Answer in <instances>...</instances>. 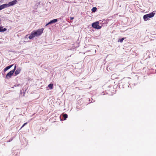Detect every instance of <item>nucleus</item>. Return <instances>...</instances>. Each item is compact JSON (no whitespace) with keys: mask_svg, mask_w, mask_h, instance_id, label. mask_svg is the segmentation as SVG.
Wrapping results in <instances>:
<instances>
[{"mask_svg":"<svg viewBox=\"0 0 156 156\" xmlns=\"http://www.w3.org/2000/svg\"><path fill=\"white\" fill-rule=\"evenodd\" d=\"M27 122H26L25 123H24L23 125L21 127V128L20 129H21V128H23V127L26 125L27 124Z\"/></svg>","mask_w":156,"mask_h":156,"instance_id":"15","label":"nucleus"},{"mask_svg":"<svg viewBox=\"0 0 156 156\" xmlns=\"http://www.w3.org/2000/svg\"><path fill=\"white\" fill-rule=\"evenodd\" d=\"M21 70V69L20 68H17L15 72V75H17V74H19Z\"/></svg>","mask_w":156,"mask_h":156,"instance_id":"7","label":"nucleus"},{"mask_svg":"<svg viewBox=\"0 0 156 156\" xmlns=\"http://www.w3.org/2000/svg\"><path fill=\"white\" fill-rule=\"evenodd\" d=\"M17 1L16 0H14L12 2H9L8 4H5L7 8L9 6H12L16 4L17 3Z\"/></svg>","mask_w":156,"mask_h":156,"instance_id":"4","label":"nucleus"},{"mask_svg":"<svg viewBox=\"0 0 156 156\" xmlns=\"http://www.w3.org/2000/svg\"><path fill=\"white\" fill-rule=\"evenodd\" d=\"M44 29L42 28L40 29H38L36 30L33 31L30 34L28 37V38L31 39L35 37H38L43 33Z\"/></svg>","mask_w":156,"mask_h":156,"instance_id":"1","label":"nucleus"},{"mask_svg":"<svg viewBox=\"0 0 156 156\" xmlns=\"http://www.w3.org/2000/svg\"><path fill=\"white\" fill-rule=\"evenodd\" d=\"M124 39V38H122L121 39H119L118 40V41H119L121 43L122 42L123 40Z\"/></svg>","mask_w":156,"mask_h":156,"instance_id":"14","label":"nucleus"},{"mask_svg":"<svg viewBox=\"0 0 156 156\" xmlns=\"http://www.w3.org/2000/svg\"><path fill=\"white\" fill-rule=\"evenodd\" d=\"M97 9V8L96 7H94L91 10L92 12H94L96 11Z\"/></svg>","mask_w":156,"mask_h":156,"instance_id":"13","label":"nucleus"},{"mask_svg":"<svg viewBox=\"0 0 156 156\" xmlns=\"http://www.w3.org/2000/svg\"><path fill=\"white\" fill-rule=\"evenodd\" d=\"M57 21V19H54L50 21V22H49L48 23H47V24H46V26H47L49 24L56 23Z\"/></svg>","mask_w":156,"mask_h":156,"instance_id":"6","label":"nucleus"},{"mask_svg":"<svg viewBox=\"0 0 156 156\" xmlns=\"http://www.w3.org/2000/svg\"><path fill=\"white\" fill-rule=\"evenodd\" d=\"M53 84L52 83H51L49 84L48 86V87L50 89H52L53 88Z\"/></svg>","mask_w":156,"mask_h":156,"instance_id":"11","label":"nucleus"},{"mask_svg":"<svg viewBox=\"0 0 156 156\" xmlns=\"http://www.w3.org/2000/svg\"><path fill=\"white\" fill-rule=\"evenodd\" d=\"M6 30L5 28H3L2 27H0V32H4Z\"/></svg>","mask_w":156,"mask_h":156,"instance_id":"10","label":"nucleus"},{"mask_svg":"<svg viewBox=\"0 0 156 156\" xmlns=\"http://www.w3.org/2000/svg\"><path fill=\"white\" fill-rule=\"evenodd\" d=\"M16 66L15 65V67H14V69L13 70H12V71H13L14 72L15 70H16Z\"/></svg>","mask_w":156,"mask_h":156,"instance_id":"17","label":"nucleus"},{"mask_svg":"<svg viewBox=\"0 0 156 156\" xmlns=\"http://www.w3.org/2000/svg\"><path fill=\"white\" fill-rule=\"evenodd\" d=\"M63 116L64 120H66L68 117V115L66 114H64Z\"/></svg>","mask_w":156,"mask_h":156,"instance_id":"12","label":"nucleus"},{"mask_svg":"<svg viewBox=\"0 0 156 156\" xmlns=\"http://www.w3.org/2000/svg\"><path fill=\"white\" fill-rule=\"evenodd\" d=\"M70 18L71 20H73V19H74V18L73 17H70Z\"/></svg>","mask_w":156,"mask_h":156,"instance_id":"18","label":"nucleus"},{"mask_svg":"<svg viewBox=\"0 0 156 156\" xmlns=\"http://www.w3.org/2000/svg\"><path fill=\"white\" fill-rule=\"evenodd\" d=\"M99 23L98 22L94 23L92 25V27L96 29H100L101 28V26L99 25Z\"/></svg>","mask_w":156,"mask_h":156,"instance_id":"3","label":"nucleus"},{"mask_svg":"<svg viewBox=\"0 0 156 156\" xmlns=\"http://www.w3.org/2000/svg\"><path fill=\"white\" fill-rule=\"evenodd\" d=\"M1 43V42L0 41V43Z\"/></svg>","mask_w":156,"mask_h":156,"instance_id":"19","label":"nucleus"},{"mask_svg":"<svg viewBox=\"0 0 156 156\" xmlns=\"http://www.w3.org/2000/svg\"><path fill=\"white\" fill-rule=\"evenodd\" d=\"M13 65V64H12V65H10L9 66L6 67V68H5L4 69V72L6 71L7 70H8V69H9L10 68L12 67Z\"/></svg>","mask_w":156,"mask_h":156,"instance_id":"9","label":"nucleus"},{"mask_svg":"<svg viewBox=\"0 0 156 156\" xmlns=\"http://www.w3.org/2000/svg\"><path fill=\"white\" fill-rule=\"evenodd\" d=\"M155 13L153 12L151 13H150L147 14L143 16V18L145 21H147L150 20L148 18H151L153 17L155 14Z\"/></svg>","mask_w":156,"mask_h":156,"instance_id":"2","label":"nucleus"},{"mask_svg":"<svg viewBox=\"0 0 156 156\" xmlns=\"http://www.w3.org/2000/svg\"><path fill=\"white\" fill-rule=\"evenodd\" d=\"M14 72L13 71L11 70L8 73L6 76V78L8 79L11 78L12 76L13 73Z\"/></svg>","mask_w":156,"mask_h":156,"instance_id":"5","label":"nucleus"},{"mask_svg":"<svg viewBox=\"0 0 156 156\" xmlns=\"http://www.w3.org/2000/svg\"><path fill=\"white\" fill-rule=\"evenodd\" d=\"M13 140V138H11V139L8 141H7V142H9L11 141H12Z\"/></svg>","mask_w":156,"mask_h":156,"instance_id":"16","label":"nucleus"},{"mask_svg":"<svg viewBox=\"0 0 156 156\" xmlns=\"http://www.w3.org/2000/svg\"><path fill=\"white\" fill-rule=\"evenodd\" d=\"M7 8L6 6V4H4L0 5V10L5 9V8Z\"/></svg>","mask_w":156,"mask_h":156,"instance_id":"8","label":"nucleus"}]
</instances>
